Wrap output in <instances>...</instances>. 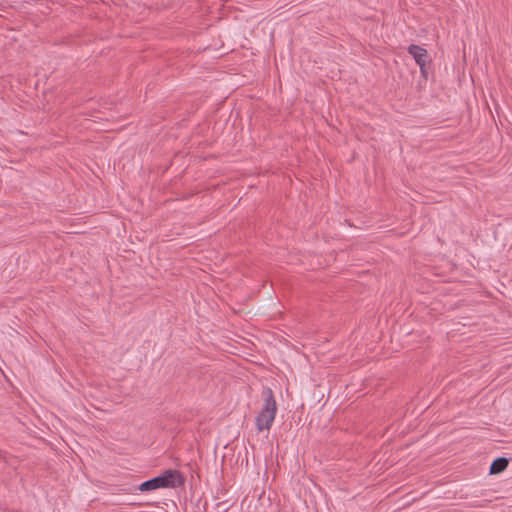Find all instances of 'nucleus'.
<instances>
[{
	"label": "nucleus",
	"mask_w": 512,
	"mask_h": 512,
	"mask_svg": "<svg viewBox=\"0 0 512 512\" xmlns=\"http://www.w3.org/2000/svg\"><path fill=\"white\" fill-rule=\"evenodd\" d=\"M263 404L255 419V426L258 432L270 430L277 414V403L273 391L265 387L262 391Z\"/></svg>",
	"instance_id": "nucleus-1"
},
{
	"label": "nucleus",
	"mask_w": 512,
	"mask_h": 512,
	"mask_svg": "<svg viewBox=\"0 0 512 512\" xmlns=\"http://www.w3.org/2000/svg\"><path fill=\"white\" fill-rule=\"evenodd\" d=\"M185 482L183 475L177 470H166L163 474L144 481L140 491H153L158 488H178Z\"/></svg>",
	"instance_id": "nucleus-2"
},
{
	"label": "nucleus",
	"mask_w": 512,
	"mask_h": 512,
	"mask_svg": "<svg viewBox=\"0 0 512 512\" xmlns=\"http://www.w3.org/2000/svg\"><path fill=\"white\" fill-rule=\"evenodd\" d=\"M407 51L414 58L417 65L427 63L429 55L425 48L416 44H411L408 46Z\"/></svg>",
	"instance_id": "nucleus-3"
},
{
	"label": "nucleus",
	"mask_w": 512,
	"mask_h": 512,
	"mask_svg": "<svg viewBox=\"0 0 512 512\" xmlns=\"http://www.w3.org/2000/svg\"><path fill=\"white\" fill-rule=\"evenodd\" d=\"M509 461L505 457H498L490 465L489 473L492 475L502 473L508 466Z\"/></svg>",
	"instance_id": "nucleus-4"
},
{
	"label": "nucleus",
	"mask_w": 512,
	"mask_h": 512,
	"mask_svg": "<svg viewBox=\"0 0 512 512\" xmlns=\"http://www.w3.org/2000/svg\"><path fill=\"white\" fill-rule=\"evenodd\" d=\"M419 68H420V73L421 75L427 79V76H428V69H427V63H423V65H418Z\"/></svg>",
	"instance_id": "nucleus-5"
}]
</instances>
